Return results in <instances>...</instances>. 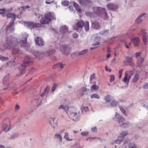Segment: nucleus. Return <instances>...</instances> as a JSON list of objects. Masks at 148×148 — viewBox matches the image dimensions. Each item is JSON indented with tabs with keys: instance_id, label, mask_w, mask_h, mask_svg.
<instances>
[{
	"instance_id": "a878e982",
	"label": "nucleus",
	"mask_w": 148,
	"mask_h": 148,
	"mask_svg": "<svg viewBox=\"0 0 148 148\" xmlns=\"http://www.w3.org/2000/svg\"><path fill=\"white\" fill-rule=\"evenodd\" d=\"M61 32L64 33L67 32L68 31V28L66 26H64L61 30Z\"/></svg>"
},
{
	"instance_id": "393cba45",
	"label": "nucleus",
	"mask_w": 148,
	"mask_h": 148,
	"mask_svg": "<svg viewBox=\"0 0 148 148\" xmlns=\"http://www.w3.org/2000/svg\"><path fill=\"white\" fill-rule=\"evenodd\" d=\"M85 30L86 31H88L89 30V24L88 22H86L84 25Z\"/></svg>"
},
{
	"instance_id": "a18cd8bd",
	"label": "nucleus",
	"mask_w": 148,
	"mask_h": 148,
	"mask_svg": "<svg viewBox=\"0 0 148 148\" xmlns=\"http://www.w3.org/2000/svg\"><path fill=\"white\" fill-rule=\"evenodd\" d=\"M88 132L86 131L82 132L81 133V134L83 136H85L88 134Z\"/></svg>"
},
{
	"instance_id": "a211bd4d",
	"label": "nucleus",
	"mask_w": 148,
	"mask_h": 148,
	"mask_svg": "<svg viewBox=\"0 0 148 148\" xmlns=\"http://www.w3.org/2000/svg\"><path fill=\"white\" fill-rule=\"evenodd\" d=\"M50 89V86H47L46 88L45 89L44 92L40 94V95L42 97L45 95L46 94H47L49 92Z\"/></svg>"
},
{
	"instance_id": "20e7f679",
	"label": "nucleus",
	"mask_w": 148,
	"mask_h": 148,
	"mask_svg": "<svg viewBox=\"0 0 148 148\" xmlns=\"http://www.w3.org/2000/svg\"><path fill=\"white\" fill-rule=\"evenodd\" d=\"M115 117L118 119V122L120 127L125 128L129 126L130 123L129 122H125V119L116 112Z\"/></svg>"
},
{
	"instance_id": "bb28decb",
	"label": "nucleus",
	"mask_w": 148,
	"mask_h": 148,
	"mask_svg": "<svg viewBox=\"0 0 148 148\" xmlns=\"http://www.w3.org/2000/svg\"><path fill=\"white\" fill-rule=\"evenodd\" d=\"M105 101L107 102H110L112 100L111 97L110 96L108 95L106 96L104 98Z\"/></svg>"
},
{
	"instance_id": "49530a36",
	"label": "nucleus",
	"mask_w": 148,
	"mask_h": 148,
	"mask_svg": "<svg viewBox=\"0 0 148 148\" xmlns=\"http://www.w3.org/2000/svg\"><path fill=\"white\" fill-rule=\"evenodd\" d=\"M126 72H128V74H130L129 75H131V77L134 74V71H128Z\"/></svg>"
},
{
	"instance_id": "4468645a",
	"label": "nucleus",
	"mask_w": 148,
	"mask_h": 148,
	"mask_svg": "<svg viewBox=\"0 0 148 148\" xmlns=\"http://www.w3.org/2000/svg\"><path fill=\"white\" fill-rule=\"evenodd\" d=\"M9 125L7 124L6 123H3L2 125L3 130L5 131V132H7L9 131L10 128V126Z\"/></svg>"
},
{
	"instance_id": "338daca9",
	"label": "nucleus",
	"mask_w": 148,
	"mask_h": 148,
	"mask_svg": "<svg viewBox=\"0 0 148 148\" xmlns=\"http://www.w3.org/2000/svg\"><path fill=\"white\" fill-rule=\"evenodd\" d=\"M73 37L74 38H77L78 37V35L75 33L73 34Z\"/></svg>"
},
{
	"instance_id": "864d4df0",
	"label": "nucleus",
	"mask_w": 148,
	"mask_h": 148,
	"mask_svg": "<svg viewBox=\"0 0 148 148\" xmlns=\"http://www.w3.org/2000/svg\"><path fill=\"white\" fill-rule=\"evenodd\" d=\"M5 12V9H0V14H4Z\"/></svg>"
},
{
	"instance_id": "473e14b6",
	"label": "nucleus",
	"mask_w": 148,
	"mask_h": 148,
	"mask_svg": "<svg viewBox=\"0 0 148 148\" xmlns=\"http://www.w3.org/2000/svg\"><path fill=\"white\" fill-rule=\"evenodd\" d=\"M99 88V87L96 84H94L92 85L91 89V90H98Z\"/></svg>"
},
{
	"instance_id": "6e6d98bb",
	"label": "nucleus",
	"mask_w": 148,
	"mask_h": 148,
	"mask_svg": "<svg viewBox=\"0 0 148 148\" xmlns=\"http://www.w3.org/2000/svg\"><path fill=\"white\" fill-rule=\"evenodd\" d=\"M141 54V53L140 52L136 53L135 55V56L136 58H138V56H140Z\"/></svg>"
},
{
	"instance_id": "9b49d317",
	"label": "nucleus",
	"mask_w": 148,
	"mask_h": 148,
	"mask_svg": "<svg viewBox=\"0 0 148 148\" xmlns=\"http://www.w3.org/2000/svg\"><path fill=\"white\" fill-rule=\"evenodd\" d=\"M60 49L62 53L66 54L65 52L69 51V49L68 46L63 45L61 46Z\"/></svg>"
},
{
	"instance_id": "a19ab883",
	"label": "nucleus",
	"mask_w": 148,
	"mask_h": 148,
	"mask_svg": "<svg viewBox=\"0 0 148 148\" xmlns=\"http://www.w3.org/2000/svg\"><path fill=\"white\" fill-rule=\"evenodd\" d=\"M0 59L2 61L8 60V58L7 57H4L1 56H0Z\"/></svg>"
},
{
	"instance_id": "aec40b11",
	"label": "nucleus",
	"mask_w": 148,
	"mask_h": 148,
	"mask_svg": "<svg viewBox=\"0 0 148 148\" xmlns=\"http://www.w3.org/2000/svg\"><path fill=\"white\" fill-rule=\"evenodd\" d=\"M74 5L75 8L76 10L79 13H81L82 12L81 9L80 8L78 4L76 3L75 2L74 3Z\"/></svg>"
},
{
	"instance_id": "39448f33",
	"label": "nucleus",
	"mask_w": 148,
	"mask_h": 148,
	"mask_svg": "<svg viewBox=\"0 0 148 148\" xmlns=\"http://www.w3.org/2000/svg\"><path fill=\"white\" fill-rule=\"evenodd\" d=\"M33 61L34 60L33 58H31L29 56H26L24 60L23 64L21 65L22 68L20 69V68H19V70H21L22 69H24L26 66L31 64Z\"/></svg>"
},
{
	"instance_id": "5701e85b",
	"label": "nucleus",
	"mask_w": 148,
	"mask_h": 148,
	"mask_svg": "<svg viewBox=\"0 0 148 148\" xmlns=\"http://www.w3.org/2000/svg\"><path fill=\"white\" fill-rule=\"evenodd\" d=\"M126 60L127 62L131 65L132 63L133 59L132 57H126Z\"/></svg>"
},
{
	"instance_id": "2eb2a0df",
	"label": "nucleus",
	"mask_w": 148,
	"mask_h": 148,
	"mask_svg": "<svg viewBox=\"0 0 148 148\" xmlns=\"http://www.w3.org/2000/svg\"><path fill=\"white\" fill-rule=\"evenodd\" d=\"M80 3L83 5H86L90 3L92 0H78Z\"/></svg>"
},
{
	"instance_id": "e2e57ef3",
	"label": "nucleus",
	"mask_w": 148,
	"mask_h": 148,
	"mask_svg": "<svg viewBox=\"0 0 148 148\" xmlns=\"http://www.w3.org/2000/svg\"><path fill=\"white\" fill-rule=\"evenodd\" d=\"M35 71V69L34 68H32L31 70L29 71V73L30 74H32V72Z\"/></svg>"
},
{
	"instance_id": "c03bdc74",
	"label": "nucleus",
	"mask_w": 148,
	"mask_h": 148,
	"mask_svg": "<svg viewBox=\"0 0 148 148\" xmlns=\"http://www.w3.org/2000/svg\"><path fill=\"white\" fill-rule=\"evenodd\" d=\"M110 82H112L114 80L115 78L114 76L113 75H111L110 76Z\"/></svg>"
},
{
	"instance_id": "e433bc0d",
	"label": "nucleus",
	"mask_w": 148,
	"mask_h": 148,
	"mask_svg": "<svg viewBox=\"0 0 148 148\" xmlns=\"http://www.w3.org/2000/svg\"><path fill=\"white\" fill-rule=\"evenodd\" d=\"M142 36L143 42H144V44L145 45L146 44L147 42V39L146 36Z\"/></svg>"
},
{
	"instance_id": "8fccbe9b",
	"label": "nucleus",
	"mask_w": 148,
	"mask_h": 148,
	"mask_svg": "<svg viewBox=\"0 0 148 148\" xmlns=\"http://www.w3.org/2000/svg\"><path fill=\"white\" fill-rule=\"evenodd\" d=\"M55 52V51L54 50H52L51 51H47V54L49 55V56L50 55V53H53Z\"/></svg>"
},
{
	"instance_id": "0eeeda50",
	"label": "nucleus",
	"mask_w": 148,
	"mask_h": 148,
	"mask_svg": "<svg viewBox=\"0 0 148 148\" xmlns=\"http://www.w3.org/2000/svg\"><path fill=\"white\" fill-rule=\"evenodd\" d=\"M128 132L127 131H122L121 132L120 136L118 137V139L116 140V142L119 141V144L123 141V139L124 137L126 136L128 134ZM117 143V142H116Z\"/></svg>"
},
{
	"instance_id": "ddd939ff",
	"label": "nucleus",
	"mask_w": 148,
	"mask_h": 148,
	"mask_svg": "<svg viewBox=\"0 0 148 148\" xmlns=\"http://www.w3.org/2000/svg\"><path fill=\"white\" fill-rule=\"evenodd\" d=\"M26 26L30 29L36 27V23L32 22H28L26 24Z\"/></svg>"
},
{
	"instance_id": "2f4dec72",
	"label": "nucleus",
	"mask_w": 148,
	"mask_h": 148,
	"mask_svg": "<svg viewBox=\"0 0 148 148\" xmlns=\"http://www.w3.org/2000/svg\"><path fill=\"white\" fill-rule=\"evenodd\" d=\"M69 4V2L67 1H63L62 3V4L64 6H68Z\"/></svg>"
},
{
	"instance_id": "09e8293b",
	"label": "nucleus",
	"mask_w": 148,
	"mask_h": 148,
	"mask_svg": "<svg viewBox=\"0 0 148 148\" xmlns=\"http://www.w3.org/2000/svg\"><path fill=\"white\" fill-rule=\"evenodd\" d=\"M130 44L131 43L130 42H129L128 43L126 42L125 43V46L127 48H128L130 47Z\"/></svg>"
},
{
	"instance_id": "cd10ccee",
	"label": "nucleus",
	"mask_w": 148,
	"mask_h": 148,
	"mask_svg": "<svg viewBox=\"0 0 148 148\" xmlns=\"http://www.w3.org/2000/svg\"><path fill=\"white\" fill-rule=\"evenodd\" d=\"M64 138L68 141H71L72 140V139H69V134L68 133H66L65 134V135L64 137Z\"/></svg>"
},
{
	"instance_id": "4c0bfd02",
	"label": "nucleus",
	"mask_w": 148,
	"mask_h": 148,
	"mask_svg": "<svg viewBox=\"0 0 148 148\" xmlns=\"http://www.w3.org/2000/svg\"><path fill=\"white\" fill-rule=\"evenodd\" d=\"M120 109L121 110L122 112L125 115H127V114L126 113L125 110L124 108L122 106H121L120 107Z\"/></svg>"
},
{
	"instance_id": "3c124183",
	"label": "nucleus",
	"mask_w": 148,
	"mask_h": 148,
	"mask_svg": "<svg viewBox=\"0 0 148 148\" xmlns=\"http://www.w3.org/2000/svg\"><path fill=\"white\" fill-rule=\"evenodd\" d=\"M140 18V17H138V18L135 20L136 23H138L141 22L142 21V19Z\"/></svg>"
},
{
	"instance_id": "5fc2aeb1",
	"label": "nucleus",
	"mask_w": 148,
	"mask_h": 148,
	"mask_svg": "<svg viewBox=\"0 0 148 148\" xmlns=\"http://www.w3.org/2000/svg\"><path fill=\"white\" fill-rule=\"evenodd\" d=\"M143 88L144 89H148V83H145L143 85Z\"/></svg>"
},
{
	"instance_id": "72a5a7b5",
	"label": "nucleus",
	"mask_w": 148,
	"mask_h": 148,
	"mask_svg": "<svg viewBox=\"0 0 148 148\" xmlns=\"http://www.w3.org/2000/svg\"><path fill=\"white\" fill-rule=\"evenodd\" d=\"M88 50L87 49L83 50L81 52H79L78 54L79 55H83L85 54L88 52Z\"/></svg>"
},
{
	"instance_id": "0e129e2a",
	"label": "nucleus",
	"mask_w": 148,
	"mask_h": 148,
	"mask_svg": "<svg viewBox=\"0 0 148 148\" xmlns=\"http://www.w3.org/2000/svg\"><path fill=\"white\" fill-rule=\"evenodd\" d=\"M144 107H145V108L148 109V106H147V104H144L143 103H142L141 104Z\"/></svg>"
},
{
	"instance_id": "1a4fd4ad",
	"label": "nucleus",
	"mask_w": 148,
	"mask_h": 148,
	"mask_svg": "<svg viewBox=\"0 0 148 148\" xmlns=\"http://www.w3.org/2000/svg\"><path fill=\"white\" fill-rule=\"evenodd\" d=\"M35 42L39 46H42L44 45V42L43 40L41 37H37L36 40Z\"/></svg>"
},
{
	"instance_id": "79ce46f5",
	"label": "nucleus",
	"mask_w": 148,
	"mask_h": 148,
	"mask_svg": "<svg viewBox=\"0 0 148 148\" xmlns=\"http://www.w3.org/2000/svg\"><path fill=\"white\" fill-rule=\"evenodd\" d=\"M95 75L94 74H92L90 77V80L91 81L93 79H95Z\"/></svg>"
},
{
	"instance_id": "f257e3e1",
	"label": "nucleus",
	"mask_w": 148,
	"mask_h": 148,
	"mask_svg": "<svg viewBox=\"0 0 148 148\" xmlns=\"http://www.w3.org/2000/svg\"><path fill=\"white\" fill-rule=\"evenodd\" d=\"M26 41L27 38H26L25 40H21L19 43L21 46H23L25 45ZM6 42L5 47L8 49H12V52L13 54H15L18 52L19 50L17 48L16 46L19 43L16 39L11 36L7 38Z\"/></svg>"
},
{
	"instance_id": "bf43d9fd",
	"label": "nucleus",
	"mask_w": 148,
	"mask_h": 148,
	"mask_svg": "<svg viewBox=\"0 0 148 148\" xmlns=\"http://www.w3.org/2000/svg\"><path fill=\"white\" fill-rule=\"evenodd\" d=\"M49 123L50 124V125H51V126L52 127V128L54 129L55 128V126L53 125L51 121H49Z\"/></svg>"
},
{
	"instance_id": "69168bd1",
	"label": "nucleus",
	"mask_w": 148,
	"mask_h": 148,
	"mask_svg": "<svg viewBox=\"0 0 148 148\" xmlns=\"http://www.w3.org/2000/svg\"><path fill=\"white\" fill-rule=\"evenodd\" d=\"M61 136L58 134H57L55 135V137L56 138H59Z\"/></svg>"
},
{
	"instance_id": "4d7b16f0",
	"label": "nucleus",
	"mask_w": 148,
	"mask_h": 148,
	"mask_svg": "<svg viewBox=\"0 0 148 148\" xmlns=\"http://www.w3.org/2000/svg\"><path fill=\"white\" fill-rule=\"evenodd\" d=\"M56 84H54L53 86L52 87V89L51 90V91L52 92L54 91L56 89Z\"/></svg>"
},
{
	"instance_id": "6ab92c4d",
	"label": "nucleus",
	"mask_w": 148,
	"mask_h": 148,
	"mask_svg": "<svg viewBox=\"0 0 148 148\" xmlns=\"http://www.w3.org/2000/svg\"><path fill=\"white\" fill-rule=\"evenodd\" d=\"M143 58H141L140 59L138 60L137 63L138 66H141L143 65Z\"/></svg>"
},
{
	"instance_id": "f03ea898",
	"label": "nucleus",
	"mask_w": 148,
	"mask_h": 148,
	"mask_svg": "<svg viewBox=\"0 0 148 148\" xmlns=\"http://www.w3.org/2000/svg\"><path fill=\"white\" fill-rule=\"evenodd\" d=\"M56 19L54 13L48 12L45 13L44 17H42L40 20V23L43 24H48L52 20Z\"/></svg>"
},
{
	"instance_id": "37998d69",
	"label": "nucleus",
	"mask_w": 148,
	"mask_h": 148,
	"mask_svg": "<svg viewBox=\"0 0 148 148\" xmlns=\"http://www.w3.org/2000/svg\"><path fill=\"white\" fill-rule=\"evenodd\" d=\"M92 131L94 132H97V129L96 126H95L94 127H92L91 129Z\"/></svg>"
},
{
	"instance_id": "58836bf2",
	"label": "nucleus",
	"mask_w": 148,
	"mask_h": 148,
	"mask_svg": "<svg viewBox=\"0 0 148 148\" xmlns=\"http://www.w3.org/2000/svg\"><path fill=\"white\" fill-rule=\"evenodd\" d=\"M50 119L52 120V121L53 123V124L54 125H56V126L58 125V123L57 121H56L55 123H54V121L55 120V117H53V118H50Z\"/></svg>"
},
{
	"instance_id": "7ed1b4c3",
	"label": "nucleus",
	"mask_w": 148,
	"mask_h": 148,
	"mask_svg": "<svg viewBox=\"0 0 148 148\" xmlns=\"http://www.w3.org/2000/svg\"><path fill=\"white\" fill-rule=\"evenodd\" d=\"M66 111V112L69 116L73 121H78L79 118L77 117V113L75 112L74 107H70L68 106Z\"/></svg>"
},
{
	"instance_id": "774afa93",
	"label": "nucleus",
	"mask_w": 148,
	"mask_h": 148,
	"mask_svg": "<svg viewBox=\"0 0 148 148\" xmlns=\"http://www.w3.org/2000/svg\"><path fill=\"white\" fill-rule=\"evenodd\" d=\"M40 55V54L39 53L37 52L36 53L34 54V55L36 57H38V56H39Z\"/></svg>"
},
{
	"instance_id": "9d476101",
	"label": "nucleus",
	"mask_w": 148,
	"mask_h": 148,
	"mask_svg": "<svg viewBox=\"0 0 148 148\" xmlns=\"http://www.w3.org/2000/svg\"><path fill=\"white\" fill-rule=\"evenodd\" d=\"M131 75L128 76V72H126L125 73L123 82L125 83L128 84Z\"/></svg>"
},
{
	"instance_id": "603ef678",
	"label": "nucleus",
	"mask_w": 148,
	"mask_h": 148,
	"mask_svg": "<svg viewBox=\"0 0 148 148\" xmlns=\"http://www.w3.org/2000/svg\"><path fill=\"white\" fill-rule=\"evenodd\" d=\"M86 89L85 88H83L81 89V91L82 92V95H83L84 94L83 92H86Z\"/></svg>"
},
{
	"instance_id": "052dcab7",
	"label": "nucleus",
	"mask_w": 148,
	"mask_h": 148,
	"mask_svg": "<svg viewBox=\"0 0 148 148\" xmlns=\"http://www.w3.org/2000/svg\"><path fill=\"white\" fill-rule=\"evenodd\" d=\"M20 107L18 105H16L15 107V109L16 110H18L19 109Z\"/></svg>"
},
{
	"instance_id": "b1692460",
	"label": "nucleus",
	"mask_w": 148,
	"mask_h": 148,
	"mask_svg": "<svg viewBox=\"0 0 148 148\" xmlns=\"http://www.w3.org/2000/svg\"><path fill=\"white\" fill-rule=\"evenodd\" d=\"M9 75V74H8L6 76L4 77L3 79V83L4 84H6L7 82L8 81Z\"/></svg>"
},
{
	"instance_id": "4be33fe9",
	"label": "nucleus",
	"mask_w": 148,
	"mask_h": 148,
	"mask_svg": "<svg viewBox=\"0 0 148 148\" xmlns=\"http://www.w3.org/2000/svg\"><path fill=\"white\" fill-rule=\"evenodd\" d=\"M139 79V75L138 74H136L132 79V82H135L137 81Z\"/></svg>"
},
{
	"instance_id": "680f3d73",
	"label": "nucleus",
	"mask_w": 148,
	"mask_h": 148,
	"mask_svg": "<svg viewBox=\"0 0 148 148\" xmlns=\"http://www.w3.org/2000/svg\"><path fill=\"white\" fill-rule=\"evenodd\" d=\"M83 110H84L85 112H86L88 110V107H84L83 108Z\"/></svg>"
},
{
	"instance_id": "412c9836",
	"label": "nucleus",
	"mask_w": 148,
	"mask_h": 148,
	"mask_svg": "<svg viewBox=\"0 0 148 148\" xmlns=\"http://www.w3.org/2000/svg\"><path fill=\"white\" fill-rule=\"evenodd\" d=\"M84 22L81 20H79L77 23V26L78 27H82L84 25Z\"/></svg>"
},
{
	"instance_id": "dca6fc26",
	"label": "nucleus",
	"mask_w": 148,
	"mask_h": 148,
	"mask_svg": "<svg viewBox=\"0 0 148 148\" xmlns=\"http://www.w3.org/2000/svg\"><path fill=\"white\" fill-rule=\"evenodd\" d=\"M132 41L135 46H137L140 43V40L137 37L134 38L132 40Z\"/></svg>"
},
{
	"instance_id": "13d9d810",
	"label": "nucleus",
	"mask_w": 148,
	"mask_h": 148,
	"mask_svg": "<svg viewBox=\"0 0 148 148\" xmlns=\"http://www.w3.org/2000/svg\"><path fill=\"white\" fill-rule=\"evenodd\" d=\"M36 106L37 107L40 106L42 105V102H36Z\"/></svg>"
},
{
	"instance_id": "423d86ee",
	"label": "nucleus",
	"mask_w": 148,
	"mask_h": 148,
	"mask_svg": "<svg viewBox=\"0 0 148 148\" xmlns=\"http://www.w3.org/2000/svg\"><path fill=\"white\" fill-rule=\"evenodd\" d=\"M93 10L94 13L99 16L101 14H106V12L105 8L98 7H94L93 8Z\"/></svg>"
},
{
	"instance_id": "7c9ffc66",
	"label": "nucleus",
	"mask_w": 148,
	"mask_h": 148,
	"mask_svg": "<svg viewBox=\"0 0 148 148\" xmlns=\"http://www.w3.org/2000/svg\"><path fill=\"white\" fill-rule=\"evenodd\" d=\"M68 105H65L64 106L63 105H61L58 108L60 109H63L66 112V109L67 108V106Z\"/></svg>"
},
{
	"instance_id": "ea45409f",
	"label": "nucleus",
	"mask_w": 148,
	"mask_h": 148,
	"mask_svg": "<svg viewBox=\"0 0 148 148\" xmlns=\"http://www.w3.org/2000/svg\"><path fill=\"white\" fill-rule=\"evenodd\" d=\"M117 102H111L110 105L109 106L110 107H116L117 104Z\"/></svg>"
},
{
	"instance_id": "c9c22d12",
	"label": "nucleus",
	"mask_w": 148,
	"mask_h": 148,
	"mask_svg": "<svg viewBox=\"0 0 148 148\" xmlns=\"http://www.w3.org/2000/svg\"><path fill=\"white\" fill-rule=\"evenodd\" d=\"M140 34H141L142 36H145L146 35V33L144 29H142L140 31Z\"/></svg>"
},
{
	"instance_id": "6e6552de",
	"label": "nucleus",
	"mask_w": 148,
	"mask_h": 148,
	"mask_svg": "<svg viewBox=\"0 0 148 148\" xmlns=\"http://www.w3.org/2000/svg\"><path fill=\"white\" fill-rule=\"evenodd\" d=\"M7 18H12V19L10 23L11 25H12L14 24V22L15 20V15L14 13H10L7 15Z\"/></svg>"
},
{
	"instance_id": "c756f323",
	"label": "nucleus",
	"mask_w": 148,
	"mask_h": 148,
	"mask_svg": "<svg viewBox=\"0 0 148 148\" xmlns=\"http://www.w3.org/2000/svg\"><path fill=\"white\" fill-rule=\"evenodd\" d=\"M19 136V134L18 133L13 134L11 136L10 138L12 139H14L17 138Z\"/></svg>"
},
{
	"instance_id": "f8f14e48",
	"label": "nucleus",
	"mask_w": 148,
	"mask_h": 148,
	"mask_svg": "<svg viewBox=\"0 0 148 148\" xmlns=\"http://www.w3.org/2000/svg\"><path fill=\"white\" fill-rule=\"evenodd\" d=\"M107 7L108 9L110 10H113L117 8V6L112 3H109L107 5Z\"/></svg>"
},
{
	"instance_id": "f704fd0d",
	"label": "nucleus",
	"mask_w": 148,
	"mask_h": 148,
	"mask_svg": "<svg viewBox=\"0 0 148 148\" xmlns=\"http://www.w3.org/2000/svg\"><path fill=\"white\" fill-rule=\"evenodd\" d=\"M91 97L92 98H99L100 97L99 95H97V94H93L92 95H91Z\"/></svg>"
},
{
	"instance_id": "f3484780",
	"label": "nucleus",
	"mask_w": 148,
	"mask_h": 148,
	"mask_svg": "<svg viewBox=\"0 0 148 148\" xmlns=\"http://www.w3.org/2000/svg\"><path fill=\"white\" fill-rule=\"evenodd\" d=\"M92 26L93 28L96 29H98L100 28L99 23L97 22H92Z\"/></svg>"
},
{
	"instance_id": "c85d7f7f",
	"label": "nucleus",
	"mask_w": 148,
	"mask_h": 148,
	"mask_svg": "<svg viewBox=\"0 0 148 148\" xmlns=\"http://www.w3.org/2000/svg\"><path fill=\"white\" fill-rule=\"evenodd\" d=\"M3 123H6L7 124L10 125V119L9 118L5 119L3 121Z\"/></svg>"
},
{
	"instance_id": "de8ad7c7",
	"label": "nucleus",
	"mask_w": 148,
	"mask_h": 148,
	"mask_svg": "<svg viewBox=\"0 0 148 148\" xmlns=\"http://www.w3.org/2000/svg\"><path fill=\"white\" fill-rule=\"evenodd\" d=\"M123 69H121L119 71V78H121L122 76Z\"/></svg>"
}]
</instances>
